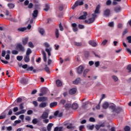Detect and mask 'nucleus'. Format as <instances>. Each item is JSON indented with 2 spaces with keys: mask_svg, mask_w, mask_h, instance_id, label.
<instances>
[{
  "mask_svg": "<svg viewBox=\"0 0 131 131\" xmlns=\"http://www.w3.org/2000/svg\"><path fill=\"white\" fill-rule=\"evenodd\" d=\"M46 67L44 69V70H45V71H46V72L47 73H51V71H50V68L48 67H47V65H46Z\"/></svg>",
  "mask_w": 131,
  "mask_h": 131,
  "instance_id": "obj_38",
  "label": "nucleus"
},
{
  "mask_svg": "<svg viewBox=\"0 0 131 131\" xmlns=\"http://www.w3.org/2000/svg\"><path fill=\"white\" fill-rule=\"evenodd\" d=\"M126 39L128 40L129 43H131V36L127 37Z\"/></svg>",
  "mask_w": 131,
  "mask_h": 131,
  "instance_id": "obj_56",
  "label": "nucleus"
},
{
  "mask_svg": "<svg viewBox=\"0 0 131 131\" xmlns=\"http://www.w3.org/2000/svg\"><path fill=\"white\" fill-rule=\"evenodd\" d=\"M89 71H90V70L86 69L84 71L83 73V76L84 77H86V74L89 73Z\"/></svg>",
  "mask_w": 131,
  "mask_h": 131,
  "instance_id": "obj_34",
  "label": "nucleus"
},
{
  "mask_svg": "<svg viewBox=\"0 0 131 131\" xmlns=\"http://www.w3.org/2000/svg\"><path fill=\"white\" fill-rule=\"evenodd\" d=\"M40 92L46 95L47 94V89L45 88H41Z\"/></svg>",
  "mask_w": 131,
  "mask_h": 131,
  "instance_id": "obj_36",
  "label": "nucleus"
},
{
  "mask_svg": "<svg viewBox=\"0 0 131 131\" xmlns=\"http://www.w3.org/2000/svg\"><path fill=\"white\" fill-rule=\"evenodd\" d=\"M38 15V10H35L32 13V16L33 18H36V17H37Z\"/></svg>",
  "mask_w": 131,
  "mask_h": 131,
  "instance_id": "obj_17",
  "label": "nucleus"
},
{
  "mask_svg": "<svg viewBox=\"0 0 131 131\" xmlns=\"http://www.w3.org/2000/svg\"><path fill=\"white\" fill-rule=\"evenodd\" d=\"M94 127H95V125H90L89 127V129H90V130H93V129H94Z\"/></svg>",
  "mask_w": 131,
  "mask_h": 131,
  "instance_id": "obj_60",
  "label": "nucleus"
},
{
  "mask_svg": "<svg viewBox=\"0 0 131 131\" xmlns=\"http://www.w3.org/2000/svg\"><path fill=\"white\" fill-rule=\"evenodd\" d=\"M45 12H48L50 10V6L48 4L45 5V8L43 9Z\"/></svg>",
  "mask_w": 131,
  "mask_h": 131,
  "instance_id": "obj_37",
  "label": "nucleus"
},
{
  "mask_svg": "<svg viewBox=\"0 0 131 131\" xmlns=\"http://www.w3.org/2000/svg\"><path fill=\"white\" fill-rule=\"evenodd\" d=\"M48 106V102H41L39 105V108H46Z\"/></svg>",
  "mask_w": 131,
  "mask_h": 131,
  "instance_id": "obj_12",
  "label": "nucleus"
},
{
  "mask_svg": "<svg viewBox=\"0 0 131 131\" xmlns=\"http://www.w3.org/2000/svg\"><path fill=\"white\" fill-rule=\"evenodd\" d=\"M103 15L104 16H105V17H109V16H110V10H105L103 12Z\"/></svg>",
  "mask_w": 131,
  "mask_h": 131,
  "instance_id": "obj_11",
  "label": "nucleus"
},
{
  "mask_svg": "<svg viewBox=\"0 0 131 131\" xmlns=\"http://www.w3.org/2000/svg\"><path fill=\"white\" fill-rule=\"evenodd\" d=\"M23 45L24 46H26L27 45V43L28 42V37L25 38L22 40Z\"/></svg>",
  "mask_w": 131,
  "mask_h": 131,
  "instance_id": "obj_20",
  "label": "nucleus"
},
{
  "mask_svg": "<svg viewBox=\"0 0 131 131\" xmlns=\"http://www.w3.org/2000/svg\"><path fill=\"white\" fill-rule=\"evenodd\" d=\"M121 11V8L120 6L116 7L114 9V11L116 13H119Z\"/></svg>",
  "mask_w": 131,
  "mask_h": 131,
  "instance_id": "obj_23",
  "label": "nucleus"
},
{
  "mask_svg": "<svg viewBox=\"0 0 131 131\" xmlns=\"http://www.w3.org/2000/svg\"><path fill=\"white\" fill-rule=\"evenodd\" d=\"M95 17H91L88 19L85 20V23H88V24H91V23H93L95 22Z\"/></svg>",
  "mask_w": 131,
  "mask_h": 131,
  "instance_id": "obj_8",
  "label": "nucleus"
},
{
  "mask_svg": "<svg viewBox=\"0 0 131 131\" xmlns=\"http://www.w3.org/2000/svg\"><path fill=\"white\" fill-rule=\"evenodd\" d=\"M59 28L60 31H63V30H64V28L61 23L59 25Z\"/></svg>",
  "mask_w": 131,
  "mask_h": 131,
  "instance_id": "obj_43",
  "label": "nucleus"
},
{
  "mask_svg": "<svg viewBox=\"0 0 131 131\" xmlns=\"http://www.w3.org/2000/svg\"><path fill=\"white\" fill-rule=\"evenodd\" d=\"M24 60L26 63H28V62L30 61V58H29V56L26 55V56L24 57Z\"/></svg>",
  "mask_w": 131,
  "mask_h": 131,
  "instance_id": "obj_27",
  "label": "nucleus"
},
{
  "mask_svg": "<svg viewBox=\"0 0 131 131\" xmlns=\"http://www.w3.org/2000/svg\"><path fill=\"white\" fill-rule=\"evenodd\" d=\"M89 56H90V53H89V52H85L84 53L85 58H89Z\"/></svg>",
  "mask_w": 131,
  "mask_h": 131,
  "instance_id": "obj_52",
  "label": "nucleus"
},
{
  "mask_svg": "<svg viewBox=\"0 0 131 131\" xmlns=\"http://www.w3.org/2000/svg\"><path fill=\"white\" fill-rule=\"evenodd\" d=\"M19 109H20V110H22L24 109V103H21L19 104Z\"/></svg>",
  "mask_w": 131,
  "mask_h": 131,
  "instance_id": "obj_44",
  "label": "nucleus"
},
{
  "mask_svg": "<svg viewBox=\"0 0 131 131\" xmlns=\"http://www.w3.org/2000/svg\"><path fill=\"white\" fill-rule=\"evenodd\" d=\"M76 92H77V89L76 88H72L69 91V94L70 95H74V94H76Z\"/></svg>",
  "mask_w": 131,
  "mask_h": 131,
  "instance_id": "obj_10",
  "label": "nucleus"
},
{
  "mask_svg": "<svg viewBox=\"0 0 131 131\" xmlns=\"http://www.w3.org/2000/svg\"><path fill=\"white\" fill-rule=\"evenodd\" d=\"M26 29H27V28L26 27H21L17 29V31H19V32H24Z\"/></svg>",
  "mask_w": 131,
  "mask_h": 131,
  "instance_id": "obj_24",
  "label": "nucleus"
},
{
  "mask_svg": "<svg viewBox=\"0 0 131 131\" xmlns=\"http://www.w3.org/2000/svg\"><path fill=\"white\" fill-rule=\"evenodd\" d=\"M33 8V4L30 3L28 6V9H32Z\"/></svg>",
  "mask_w": 131,
  "mask_h": 131,
  "instance_id": "obj_47",
  "label": "nucleus"
},
{
  "mask_svg": "<svg viewBox=\"0 0 131 131\" xmlns=\"http://www.w3.org/2000/svg\"><path fill=\"white\" fill-rule=\"evenodd\" d=\"M31 53H32L31 49H30V48H28L26 51V55L29 56V55H30V54H31Z\"/></svg>",
  "mask_w": 131,
  "mask_h": 131,
  "instance_id": "obj_35",
  "label": "nucleus"
},
{
  "mask_svg": "<svg viewBox=\"0 0 131 131\" xmlns=\"http://www.w3.org/2000/svg\"><path fill=\"white\" fill-rule=\"evenodd\" d=\"M55 34L56 38H58L59 35H60V34H59V30L58 29H56L55 31Z\"/></svg>",
  "mask_w": 131,
  "mask_h": 131,
  "instance_id": "obj_32",
  "label": "nucleus"
},
{
  "mask_svg": "<svg viewBox=\"0 0 131 131\" xmlns=\"http://www.w3.org/2000/svg\"><path fill=\"white\" fill-rule=\"evenodd\" d=\"M49 117V112H43L42 115L40 116L41 119H47Z\"/></svg>",
  "mask_w": 131,
  "mask_h": 131,
  "instance_id": "obj_4",
  "label": "nucleus"
},
{
  "mask_svg": "<svg viewBox=\"0 0 131 131\" xmlns=\"http://www.w3.org/2000/svg\"><path fill=\"white\" fill-rule=\"evenodd\" d=\"M57 105H58V102L57 101H55L50 103L49 106L50 108H55V107H56Z\"/></svg>",
  "mask_w": 131,
  "mask_h": 131,
  "instance_id": "obj_13",
  "label": "nucleus"
},
{
  "mask_svg": "<svg viewBox=\"0 0 131 131\" xmlns=\"http://www.w3.org/2000/svg\"><path fill=\"white\" fill-rule=\"evenodd\" d=\"M25 6H28L29 5V1L26 0L24 2Z\"/></svg>",
  "mask_w": 131,
  "mask_h": 131,
  "instance_id": "obj_62",
  "label": "nucleus"
},
{
  "mask_svg": "<svg viewBox=\"0 0 131 131\" xmlns=\"http://www.w3.org/2000/svg\"><path fill=\"white\" fill-rule=\"evenodd\" d=\"M21 102H22V98H18L17 99V103H21Z\"/></svg>",
  "mask_w": 131,
  "mask_h": 131,
  "instance_id": "obj_64",
  "label": "nucleus"
},
{
  "mask_svg": "<svg viewBox=\"0 0 131 131\" xmlns=\"http://www.w3.org/2000/svg\"><path fill=\"white\" fill-rule=\"evenodd\" d=\"M112 78H113V79H114V80L115 81H118V78L116 76H113Z\"/></svg>",
  "mask_w": 131,
  "mask_h": 131,
  "instance_id": "obj_53",
  "label": "nucleus"
},
{
  "mask_svg": "<svg viewBox=\"0 0 131 131\" xmlns=\"http://www.w3.org/2000/svg\"><path fill=\"white\" fill-rule=\"evenodd\" d=\"M8 7L10 9H14L15 8V4L12 3H9L8 4Z\"/></svg>",
  "mask_w": 131,
  "mask_h": 131,
  "instance_id": "obj_29",
  "label": "nucleus"
},
{
  "mask_svg": "<svg viewBox=\"0 0 131 131\" xmlns=\"http://www.w3.org/2000/svg\"><path fill=\"white\" fill-rule=\"evenodd\" d=\"M16 59L18 61H22V59H23V56H17Z\"/></svg>",
  "mask_w": 131,
  "mask_h": 131,
  "instance_id": "obj_45",
  "label": "nucleus"
},
{
  "mask_svg": "<svg viewBox=\"0 0 131 131\" xmlns=\"http://www.w3.org/2000/svg\"><path fill=\"white\" fill-rule=\"evenodd\" d=\"M78 28L79 29H83V28H84V26H83L81 24H79Z\"/></svg>",
  "mask_w": 131,
  "mask_h": 131,
  "instance_id": "obj_58",
  "label": "nucleus"
},
{
  "mask_svg": "<svg viewBox=\"0 0 131 131\" xmlns=\"http://www.w3.org/2000/svg\"><path fill=\"white\" fill-rule=\"evenodd\" d=\"M102 106L103 109H107L109 107V103L107 102H104Z\"/></svg>",
  "mask_w": 131,
  "mask_h": 131,
  "instance_id": "obj_14",
  "label": "nucleus"
},
{
  "mask_svg": "<svg viewBox=\"0 0 131 131\" xmlns=\"http://www.w3.org/2000/svg\"><path fill=\"white\" fill-rule=\"evenodd\" d=\"M124 131H130V127L128 126H125V127L124 128Z\"/></svg>",
  "mask_w": 131,
  "mask_h": 131,
  "instance_id": "obj_41",
  "label": "nucleus"
},
{
  "mask_svg": "<svg viewBox=\"0 0 131 131\" xmlns=\"http://www.w3.org/2000/svg\"><path fill=\"white\" fill-rule=\"evenodd\" d=\"M38 122V121L37 120V118H34V119L32 120V123L33 124H36Z\"/></svg>",
  "mask_w": 131,
  "mask_h": 131,
  "instance_id": "obj_42",
  "label": "nucleus"
},
{
  "mask_svg": "<svg viewBox=\"0 0 131 131\" xmlns=\"http://www.w3.org/2000/svg\"><path fill=\"white\" fill-rule=\"evenodd\" d=\"M18 123H21V120H15L14 121V126H16V125H17V124H18Z\"/></svg>",
  "mask_w": 131,
  "mask_h": 131,
  "instance_id": "obj_40",
  "label": "nucleus"
},
{
  "mask_svg": "<svg viewBox=\"0 0 131 131\" xmlns=\"http://www.w3.org/2000/svg\"><path fill=\"white\" fill-rule=\"evenodd\" d=\"M16 49L20 52H24L25 51V48L22 44H17L16 46Z\"/></svg>",
  "mask_w": 131,
  "mask_h": 131,
  "instance_id": "obj_3",
  "label": "nucleus"
},
{
  "mask_svg": "<svg viewBox=\"0 0 131 131\" xmlns=\"http://www.w3.org/2000/svg\"><path fill=\"white\" fill-rule=\"evenodd\" d=\"M20 82L22 84H27L28 83V80L25 79V78H23L20 80Z\"/></svg>",
  "mask_w": 131,
  "mask_h": 131,
  "instance_id": "obj_15",
  "label": "nucleus"
},
{
  "mask_svg": "<svg viewBox=\"0 0 131 131\" xmlns=\"http://www.w3.org/2000/svg\"><path fill=\"white\" fill-rule=\"evenodd\" d=\"M107 42H108V40L107 39H105L102 42L101 45L102 46H105Z\"/></svg>",
  "mask_w": 131,
  "mask_h": 131,
  "instance_id": "obj_46",
  "label": "nucleus"
},
{
  "mask_svg": "<svg viewBox=\"0 0 131 131\" xmlns=\"http://www.w3.org/2000/svg\"><path fill=\"white\" fill-rule=\"evenodd\" d=\"M37 101L38 102H46V101H48V97H39L37 98Z\"/></svg>",
  "mask_w": 131,
  "mask_h": 131,
  "instance_id": "obj_6",
  "label": "nucleus"
},
{
  "mask_svg": "<svg viewBox=\"0 0 131 131\" xmlns=\"http://www.w3.org/2000/svg\"><path fill=\"white\" fill-rule=\"evenodd\" d=\"M127 70H128L129 72H131V64H128L127 66Z\"/></svg>",
  "mask_w": 131,
  "mask_h": 131,
  "instance_id": "obj_61",
  "label": "nucleus"
},
{
  "mask_svg": "<svg viewBox=\"0 0 131 131\" xmlns=\"http://www.w3.org/2000/svg\"><path fill=\"white\" fill-rule=\"evenodd\" d=\"M100 105H101V103H100V101H99L98 105H96V109H97V110H99V109L101 108V106H100Z\"/></svg>",
  "mask_w": 131,
  "mask_h": 131,
  "instance_id": "obj_59",
  "label": "nucleus"
},
{
  "mask_svg": "<svg viewBox=\"0 0 131 131\" xmlns=\"http://www.w3.org/2000/svg\"><path fill=\"white\" fill-rule=\"evenodd\" d=\"M46 52H47L48 55V58H50V57H51V51H52V49L51 48H46L45 49Z\"/></svg>",
  "mask_w": 131,
  "mask_h": 131,
  "instance_id": "obj_22",
  "label": "nucleus"
},
{
  "mask_svg": "<svg viewBox=\"0 0 131 131\" xmlns=\"http://www.w3.org/2000/svg\"><path fill=\"white\" fill-rule=\"evenodd\" d=\"M38 32H39L41 35H43V34L45 33V30L42 28H39Z\"/></svg>",
  "mask_w": 131,
  "mask_h": 131,
  "instance_id": "obj_33",
  "label": "nucleus"
},
{
  "mask_svg": "<svg viewBox=\"0 0 131 131\" xmlns=\"http://www.w3.org/2000/svg\"><path fill=\"white\" fill-rule=\"evenodd\" d=\"M100 5H98L97 6L95 10L94 11V13L95 14H100Z\"/></svg>",
  "mask_w": 131,
  "mask_h": 131,
  "instance_id": "obj_16",
  "label": "nucleus"
},
{
  "mask_svg": "<svg viewBox=\"0 0 131 131\" xmlns=\"http://www.w3.org/2000/svg\"><path fill=\"white\" fill-rule=\"evenodd\" d=\"M74 127L72 126V124H70L69 125L67 126V128H68V129H72Z\"/></svg>",
  "mask_w": 131,
  "mask_h": 131,
  "instance_id": "obj_51",
  "label": "nucleus"
},
{
  "mask_svg": "<svg viewBox=\"0 0 131 131\" xmlns=\"http://www.w3.org/2000/svg\"><path fill=\"white\" fill-rule=\"evenodd\" d=\"M74 45L76 47H81L82 46V43L81 42L74 41Z\"/></svg>",
  "mask_w": 131,
  "mask_h": 131,
  "instance_id": "obj_26",
  "label": "nucleus"
},
{
  "mask_svg": "<svg viewBox=\"0 0 131 131\" xmlns=\"http://www.w3.org/2000/svg\"><path fill=\"white\" fill-rule=\"evenodd\" d=\"M54 131H63V127H55Z\"/></svg>",
  "mask_w": 131,
  "mask_h": 131,
  "instance_id": "obj_30",
  "label": "nucleus"
},
{
  "mask_svg": "<svg viewBox=\"0 0 131 131\" xmlns=\"http://www.w3.org/2000/svg\"><path fill=\"white\" fill-rule=\"evenodd\" d=\"M56 83L57 86H61L62 85V82L60 80H56Z\"/></svg>",
  "mask_w": 131,
  "mask_h": 131,
  "instance_id": "obj_31",
  "label": "nucleus"
},
{
  "mask_svg": "<svg viewBox=\"0 0 131 131\" xmlns=\"http://www.w3.org/2000/svg\"><path fill=\"white\" fill-rule=\"evenodd\" d=\"M84 68L82 66H80L77 69V72L78 74H81L83 71Z\"/></svg>",
  "mask_w": 131,
  "mask_h": 131,
  "instance_id": "obj_7",
  "label": "nucleus"
},
{
  "mask_svg": "<svg viewBox=\"0 0 131 131\" xmlns=\"http://www.w3.org/2000/svg\"><path fill=\"white\" fill-rule=\"evenodd\" d=\"M83 2L82 1H77L75 2V4L72 7V10H75L76 8H77L78 6H82Z\"/></svg>",
  "mask_w": 131,
  "mask_h": 131,
  "instance_id": "obj_2",
  "label": "nucleus"
},
{
  "mask_svg": "<svg viewBox=\"0 0 131 131\" xmlns=\"http://www.w3.org/2000/svg\"><path fill=\"white\" fill-rule=\"evenodd\" d=\"M89 121L91 122H95V121H96V119H95L94 117H91L89 119Z\"/></svg>",
  "mask_w": 131,
  "mask_h": 131,
  "instance_id": "obj_49",
  "label": "nucleus"
},
{
  "mask_svg": "<svg viewBox=\"0 0 131 131\" xmlns=\"http://www.w3.org/2000/svg\"><path fill=\"white\" fill-rule=\"evenodd\" d=\"M72 27H73V31H74V32H77V31H78V29L77 28V24L76 23H73L72 24Z\"/></svg>",
  "mask_w": 131,
  "mask_h": 131,
  "instance_id": "obj_9",
  "label": "nucleus"
},
{
  "mask_svg": "<svg viewBox=\"0 0 131 131\" xmlns=\"http://www.w3.org/2000/svg\"><path fill=\"white\" fill-rule=\"evenodd\" d=\"M33 104L35 107H37V106H38V103L36 101H33Z\"/></svg>",
  "mask_w": 131,
  "mask_h": 131,
  "instance_id": "obj_54",
  "label": "nucleus"
},
{
  "mask_svg": "<svg viewBox=\"0 0 131 131\" xmlns=\"http://www.w3.org/2000/svg\"><path fill=\"white\" fill-rule=\"evenodd\" d=\"M12 55H18V51L16 50H13L12 51Z\"/></svg>",
  "mask_w": 131,
  "mask_h": 131,
  "instance_id": "obj_57",
  "label": "nucleus"
},
{
  "mask_svg": "<svg viewBox=\"0 0 131 131\" xmlns=\"http://www.w3.org/2000/svg\"><path fill=\"white\" fill-rule=\"evenodd\" d=\"M28 46L30 48H31L32 49H33V48H34V46L33 45V43L31 41L29 42Z\"/></svg>",
  "mask_w": 131,
  "mask_h": 131,
  "instance_id": "obj_39",
  "label": "nucleus"
},
{
  "mask_svg": "<svg viewBox=\"0 0 131 131\" xmlns=\"http://www.w3.org/2000/svg\"><path fill=\"white\" fill-rule=\"evenodd\" d=\"M109 108L112 110V112L115 113L116 114H119L122 111V108L118 106L116 107V106L114 105H111L109 106Z\"/></svg>",
  "mask_w": 131,
  "mask_h": 131,
  "instance_id": "obj_1",
  "label": "nucleus"
},
{
  "mask_svg": "<svg viewBox=\"0 0 131 131\" xmlns=\"http://www.w3.org/2000/svg\"><path fill=\"white\" fill-rule=\"evenodd\" d=\"M83 15H81L79 17L78 19L79 20H85V19H86V16H88V13L85 11H84L83 12Z\"/></svg>",
  "mask_w": 131,
  "mask_h": 131,
  "instance_id": "obj_5",
  "label": "nucleus"
},
{
  "mask_svg": "<svg viewBox=\"0 0 131 131\" xmlns=\"http://www.w3.org/2000/svg\"><path fill=\"white\" fill-rule=\"evenodd\" d=\"M95 67H98L100 66V61H97L95 62Z\"/></svg>",
  "mask_w": 131,
  "mask_h": 131,
  "instance_id": "obj_50",
  "label": "nucleus"
},
{
  "mask_svg": "<svg viewBox=\"0 0 131 131\" xmlns=\"http://www.w3.org/2000/svg\"><path fill=\"white\" fill-rule=\"evenodd\" d=\"M42 54L43 56L44 62H47V54H46L45 51L42 50Z\"/></svg>",
  "mask_w": 131,
  "mask_h": 131,
  "instance_id": "obj_21",
  "label": "nucleus"
},
{
  "mask_svg": "<svg viewBox=\"0 0 131 131\" xmlns=\"http://www.w3.org/2000/svg\"><path fill=\"white\" fill-rule=\"evenodd\" d=\"M89 45L90 46H92V47H96L97 46V43L95 42V41L92 40L89 41Z\"/></svg>",
  "mask_w": 131,
  "mask_h": 131,
  "instance_id": "obj_19",
  "label": "nucleus"
},
{
  "mask_svg": "<svg viewBox=\"0 0 131 131\" xmlns=\"http://www.w3.org/2000/svg\"><path fill=\"white\" fill-rule=\"evenodd\" d=\"M111 4H112V2L111 1V0H107L106 1V6H110Z\"/></svg>",
  "mask_w": 131,
  "mask_h": 131,
  "instance_id": "obj_48",
  "label": "nucleus"
},
{
  "mask_svg": "<svg viewBox=\"0 0 131 131\" xmlns=\"http://www.w3.org/2000/svg\"><path fill=\"white\" fill-rule=\"evenodd\" d=\"M81 80L80 78H78L76 79L75 81H73V83L74 84H77L78 83H79V82H80Z\"/></svg>",
  "mask_w": 131,
  "mask_h": 131,
  "instance_id": "obj_28",
  "label": "nucleus"
},
{
  "mask_svg": "<svg viewBox=\"0 0 131 131\" xmlns=\"http://www.w3.org/2000/svg\"><path fill=\"white\" fill-rule=\"evenodd\" d=\"M53 125H54V124L53 123H49L47 125V130L48 131H51L52 130V127H53Z\"/></svg>",
  "mask_w": 131,
  "mask_h": 131,
  "instance_id": "obj_18",
  "label": "nucleus"
},
{
  "mask_svg": "<svg viewBox=\"0 0 131 131\" xmlns=\"http://www.w3.org/2000/svg\"><path fill=\"white\" fill-rule=\"evenodd\" d=\"M32 113H33V111H32V110H29L27 112L28 115H31V114H32Z\"/></svg>",
  "mask_w": 131,
  "mask_h": 131,
  "instance_id": "obj_63",
  "label": "nucleus"
},
{
  "mask_svg": "<svg viewBox=\"0 0 131 131\" xmlns=\"http://www.w3.org/2000/svg\"><path fill=\"white\" fill-rule=\"evenodd\" d=\"M72 108L74 109V110H76V109L78 108V104L74 103L72 105Z\"/></svg>",
  "mask_w": 131,
  "mask_h": 131,
  "instance_id": "obj_25",
  "label": "nucleus"
},
{
  "mask_svg": "<svg viewBox=\"0 0 131 131\" xmlns=\"http://www.w3.org/2000/svg\"><path fill=\"white\" fill-rule=\"evenodd\" d=\"M108 26H110V27H114V22L112 21L111 23H109Z\"/></svg>",
  "mask_w": 131,
  "mask_h": 131,
  "instance_id": "obj_55",
  "label": "nucleus"
}]
</instances>
